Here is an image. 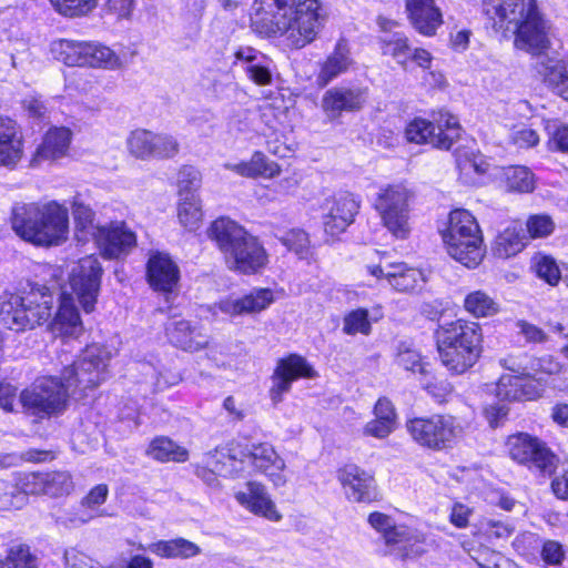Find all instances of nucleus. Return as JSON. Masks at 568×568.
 Returning a JSON list of instances; mask_svg holds the SVG:
<instances>
[{
  "instance_id": "obj_43",
  "label": "nucleus",
  "mask_w": 568,
  "mask_h": 568,
  "mask_svg": "<svg viewBox=\"0 0 568 568\" xmlns=\"http://www.w3.org/2000/svg\"><path fill=\"white\" fill-rule=\"evenodd\" d=\"M180 223L187 230H196L202 221L201 202L196 194L191 196H181L178 209Z\"/></svg>"
},
{
  "instance_id": "obj_60",
  "label": "nucleus",
  "mask_w": 568,
  "mask_h": 568,
  "mask_svg": "<svg viewBox=\"0 0 568 568\" xmlns=\"http://www.w3.org/2000/svg\"><path fill=\"white\" fill-rule=\"evenodd\" d=\"M72 210L77 227L80 231H89L91 233L95 232L98 226L93 225L94 213L90 206L83 204L82 202L74 201Z\"/></svg>"
},
{
  "instance_id": "obj_45",
  "label": "nucleus",
  "mask_w": 568,
  "mask_h": 568,
  "mask_svg": "<svg viewBox=\"0 0 568 568\" xmlns=\"http://www.w3.org/2000/svg\"><path fill=\"white\" fill-rule=\"evenodd\" d=\"M45 495L61 497L71 494L74 483L70 473L64 470L44 473Z\"/></svg>"
},
{
  "instance_id": "obj_57",
  "label": "nucleus",
  "mask_w": 568,
  "mask_h": 568,
  "mask_svg": "<svg viewBox=\"0 0 568 568\" xmlns=\"http://www.w3.org/2000/svg\"><path fill=\"white\" fill-rule=\"evenodd\" d=\"M535 270L539 278L552 286L557 285L561 277L557 263L550 256L536 257Z\"/></svg>"
},
{
  "instance_id": "obj_64",
  "label": "nucleus",
  "mask_w": 568,
  "mask_h": 568,
  "mask_svg": "<svg viewBox=\"0 0 568 568\" xmlns=\"http://www.w3.org/2000/svg\"><path fill=\"white\" fill-rule=\"evenodd\" d=\"M109 495V488L105 484H99L91 488L87 496L82 499L81 506L94 509L105 503Z\"/></svg>"
},
{
  "instance_id": "obj_23",
  "label": "nucleus",
  "mask_w": 568,
  "mask_h": 568,
  "mask_svg": "<svg viewBox=\"0 0 568 568\" xmlns=\"http://www.w3.org/2000/svg\"><path fill=\"white\" fill-rule=\"evenodd\" d=\"M274 302V294L270 288H254L239 298H224L214 304V308L230 315L239 316L260 313Z\"/></svg>"
},
{
  "instance_id": "obj_15",
  "label": "nucleus",
  "mask_w": 568,
  "mask_h": 568,
  "mask_svg": "<svg viewBox=\"0 0 568 568\" xmlns=\"http://www.w3.org/2000/svg\"><path fill=\"white\" fill-rule=\"evenodd\" d=\"M368 523L373 528L383 532L387 550L386 555L406 559L424 552L420 544L414 539L404 527H396L393 519L382 513H372Z\"/></svg>"
},
{
  "instance_id": "obj_18",
  "label": "nucleus",
  "mask_w": 568,
  "mask_h": 568,
  "mask_svg": "<svg viewBox=\"0 0 568 568\" xmlns=\"http://www.w3.org/2000/svg\"><path fill=\"white\" fill-rule=\"evenodd\" d=\"M316 374L307 361L296 354L277 362L276 368L272 375V387L270 388V398L273 404H278L283 395L288 393L292 383L301 377L312 378Z\"/></svg>"
},
{
  "instance_id": "obj_52",
  "label": "nucleus",
  "mask_w": 568,
  "mask_h": 568,
  "mask_svg": "<svg viewBox=\"0 0 568 568\" xmlns=\"http://www.w3.org/2000/svg\"><path fill=\"white\" fill-rule=\"evenodd\" d=\"M180 151L178 140L170 134L153 133L152 159H171Z\"/></svg>"
},
{
  "instance_id": "obj_59",
  "label": "nucleus",
  "mask_w": 568,
  "mask_h": 568,
  "mask_svg": "<svg viewBox=\"0 0 568 568\" xmlns=\"http://www.w3.org/2000/svg\"><path fill=\"white\" fill-rule=\"evenodd\" d=\"M529 363H530V354L528 353H518V354H509L499 359L500 366L505 369L516 373L515 376H529Z\"/></svg>"
},
{
  "instance_id": "obj_24",
  "label": "nucleus",
  "mask_w": 568,
  "mask_h": 568,
  "mask_svg": "<svg viewBox=\"0 0 568 568\" xmlns=\"http://www.w3.org/2000/svg\"><path fill=\"white\" fill-rule=\"evenodd\" d=\"M146 276L150 286L155 291L172 292L178 285L180 271L168 254L155 253L148 261Z\"/></svg>"
},
{
  "instance_id": "obj_31",
  "label": "nucleus",
  "mask_w": 568,
  "mask_h": 568,
  "mask_svg": "<svg viewBox=\"0 0 568 568\" xmlns=\"http://www.w3.org/2000/svg\"><path fill=\"white\" fill-rule=\"evenodd\" d=\"M377 22L384 31V34L381 37L383 54L390 55L398 64L407 69V62L412 53L408 38L403 32H392V29L396 27V22L385 18H378Z\"/></svg>"
},
{
  "instance_id": "obj_42",
  "label": "nucleus",
  "mask_w": 568,
  "mask_h": 568,
  "mask_svg": "<svg viewBox=\"0 0 568 568\" xmlns=\"http://www.w3.org/2000/svg\"><path fill=\"white\" fill-rule=\"evenodd\" d=\"M504 178L509 191L529 193L535 189L534 173L526 166H509L505 169Z\"/></svg>"
},
{
  "instance_id": "obj_3",
  "label": "nucleus",
  "mask_w": 568,
  "mask_h": 568,
  "mask_svg": "<svg viewBox=\"0 0 568 568\" xmlns=\"http://www.w3.org/2000/svg\"><path fill=\"white\" fill-rule=\"evenodd\" d=\"M11 222L20 237L37 245H59L69 232L68 209L55 201L17 204Z\"/></svg>"
},
{
  "instance_id": "obj_38",
  "label": "nucleus",
  "mask_w": 568,
  "mask_h": 568,
  "mask_svg": "<svg viewBox=\"0 0 568 568\" xmlns=\"http://www.w3.org/2000/svg\"><path fill=\"white\" fill-rule=\"evenodd\" d=\"M526 240L523 229L509 226L497 235L493 252L499 258H508L525 247Z\"/></svg>"
},
{
  "instance_id": "obj_47",
  "label": "nucleus",
  "mask_w": 568,
  "mask_h": 568,
  "mask_svg": "<svg viewBox=\"0 0 568 568\" xmlns=\"http://www.w3.org/2000/svg\"><path fill=\"white\" fill-rule=\"evenodd\" d=\"M129 152L138 159H152L153 132L149 130H134L130 133L128 141Z\"/></svg>"
},
{
  "instance_id": "obj_30",
  "label": "nucleus",
  "mask_w": 568,
  "mask_h": 568,
  "mask_svg": "<svg viewBox=\"0 0 568 568\" xmlns=\"http://www.w3.org/2000/svg\"><path fill=\"white\" fill-rule=\"evenodd\" d=\"M406 10L414 28L425 36L434 34L442 24V13L434 0H406Z\"/></svg>"
},
{
  "instance_id": "obj_16",
  "label": "nucleus",
  "mask_w": 568,
  "mask_h": 568,
  "mask_svg": "<svg viewBox=\"0 0 568 568\" xmlns=\"http://www.w3.org/2000/svg\"><path fill=\"white\" fill-rule=\"evenodd\" d=\"M324 232L331 236L343 233L359 210V202L348 192L326 197L322 204Z\"/></svg>"
},
{
  "instance_id": "obj_2",
  "label": "nucleus",
  "mask_w": 568,
  "mask_h": 568,
  "mask_svg": "<svg viewBox=\"0 0 568 568\" xmlns=\"http://www.w3.org/2000/svg\"><path fill=\"white\" fill-rule=\"evenodd\" d=\"M254 9L261 32L283 37L292 49L312 43L322 28L318 0H255Z\"/></svg>"
},
{
  "instance_id": "obj_61",
  "label": "nucleus",
  "mask_w": 568,
  "mask_h": 568,
  "mask_svg": "<svg viewBox=\"0 0 568 568\" xmlns=\"http://www.w3.org/2000/svg\"><path fill=\"white\" fill-rule=\"evenodd\" d=\"M248 163L251 171L254 172V176H273L278 173V166L274 162L268 161L262 152H255Z\"/></svg>"
},
{
  "instance_id": "obj_53",
  "label": "nucleus",
  "mask_w": 568,
  "mask_h": 568,
  "mask_svg": "<svg viewBox=\"0 0 568 568\" xmlns=\"http://www.w3.org/2000/svg\"><path fill=\"white\" fill-rule=\"evenodd\" d=\"M281 242L301 258H306L311 254L310 239L303 230L293 229L288 231L281 237Z\"/></svg>"
},
{
  "instance_id": "obj_26",
  "label": "nucleus",
  "mask_w": 568,
  "mask_h": 568,
  "mask_svg": "<svg viewBox=\"0 0 568 568\" xmlns=\"http://www.w3.org/2000/svg\"><path fill=\"white\" fill-rule=\"evenodd\" d=\"M170 342L184 351L196 352L207 346L209 335L199 325L185 320H173L165 326Z\"/></svg>"
},
{
  "instance_id": "obj_7",
  "label": "nucleus",
  "mask_w": 568,
  "mask_h": 568,
  "mask_svg": "<svg viewBox=\"0 0 568 568\" xmlns=\"http://www.w3.org/2000/svg\"><path fill=\"white\" fill-rule=\"evenodd\" d=\"M442 237L447 253L460 264L471 268L481 262L485 254L484 239L478 222L469 211H452Z\"/></svg>"
},
{
  "instance_id": "obj_37",
  "label": "nucleus",
  "mask_w": 568,
  "mask_h": 568,
  "mask_svg": "<svg viewBox=\"0 0 568 568\" xmlns=\"http://www.w3.org/2000/svg\"><path fill=\"white\" fill-rule=\"evenodd\" d=\"M88 41L58 39L51 42L53 58L69 67H83Z\"/></svg>"
},
{
  "instance_id": "obj_58",
  "label": "nucleus",
  "mask_w": 568,
  "mask_h": 568,
  "mask_svg": "<svg viewBox=\"0 0 568 568\" xmlns=\"http://www.w3.org/2000/svg\"><path fill=\"white\" fill-rule=\"evenodd\" d=\"M526 226L529 236L537 239L550 235L555 229V223L549 215L536 214L527 220Z\"/></svg>"
},
{
  "instance_id": "obj_9",
  "label": "nucleus",
  "mask_w": 568,
  "mask_h": 568,
  "mask_svg": "<svg viewBox=\"0 0 568 568\" xmlns=\"http://www.w3.org/2000/svg\"><path fill=\"white\" fill-rule=\"evenodd\" d=\"M406 429L415 443L435 452L453 448L464 433L455 416L444 414L409 419Z\"/></svg>"
},
{
  "instance_id": "obj_17",
  "label": "nucleus",
  "mask_w": 568,
  "mask_h": 568,
  "mask_svg": "<svg viewBox=\"0 0 568 568\" xmlns=\"http://www.w3.org/2000/svg\"><path fill=\"white\" fill-rule=\"evenodd\" d=\"M103 257L112 260L128 255L136 245V236L124 222H111L92 233Z\"/></svg>"
},
{
  "instance_id": "obj_40",
  "label": "nucleus",
  "mask_w": 568,
  "mask_h": 568,
  "mask_svg": "<svg viewBox=\"0 0 568 568\" xmlns=\"http://www.w3.org/2000/svg\"><path fill=\"white\" fill-rule=\"evenodd\" d=\"M83 67L114 70L121 67V60L109 47L88 41Z\"/></svg>"
},
{
  "instance_id": "obj_33",
  "label": "nucleus",
  "mask_w": 568,
  "mask_h": 568,
  "mask_svg": "<svg viewBox=\"0 0 568 568\" xmlns=\"http://www.w3.org/2000/svg\"><path fill=\"white\" fill-rule=\"evenodd\" d=\"M460 545L479 568H519L516 562L501 552L483 545L476 546L468 539L462 540Z\"/></svg>"
},
{
  "instance_id": "obj_36",
  "label": "nucleus",
  "mask_w": 568,
  "mask_h": 568,
  "mask_svg": "<svg viewBox=\"0 0 568 568\" xmlns=\"http://www.w3.org/2000/svg\"><path fill=\"white\" fill-rule=\"evenodd\" d=\"M146 549L162 558L189 559L201 552V548L196 544L182 537L170 540H159L149 545Z\"/></svg>"
},
{
  "instance_id": "obj_29",
  "label": "nucleus",
  "mask_w": 568,
  "mask_h": 568,
  "mask_svg": "<svg viewBox=\"0 0 568 568\" xmlns=\"http://www.w3.org/2000/svg\"><path fill=\"white\" fill-rule=\"evenodd\" d=\"M354 64L348 42L339 39L333 52L321 64L316 81L320 87H326L334 79L346 73Z\"/></svg>"
},
{
  "instance_id": "obj_1",
  "label": "nucleus",
  "mask_w": 568,
  "mask_h": 568,
  "mask_svg": "<svg viewBox=\"0 0 568 568\" xmlns=\"http://www.w3.org/2000/svg\"><path fill=\"white\" fill-rule=\"evenodd\" d=\"M483 13L498 30L515 34V47L537 57L536 70L554 92L568 101V63L545 51L550 45L548 24L535 0H481Z\"/></svg>"
},
{
  "instance_id": "obj_19",
  "label": "nucleus",
  "mask_w": 568,
  "mask_h": 568,
  "mask_svg": "<svg viewBox=\"0 0 568 568\" xmlns=\"http://www.w3.org/2000/svg\"><path fill=\"white\" fill-rule=\"evenodd\" d=\"M368 99V89L364 87L337 85L328 89L322 98V109L325 115L334 121L343 112H357L363 109Z\"/></svg>"
},
{
  "instance_id": "obj_34",
  "label": "nucleus",
  "mask_w": 568,
  "mask_h": 568,
  "mask_svg": "<svg viewBox=\"0 0 568 568\" xmlns=\"http://www.w3.org/2000/svg\"><path fill=\"white\" fill-rule=\"evenodd\" d=\"M205 463L210 469L206 467L197 468L196 475L210 486H213L217 481L216 475L234 476L237 471L234 462L227 460V446L209 453Z\"/></svg>"
},
{
  "instance_id": "obj_8",
  "label": "nucleus",
  "mask_w": 568,
  "mask_h": 568,
  "mask_svg": "<svg viewBox=\"0 0 568 568\" xmlns=\"http://www.w3.org/2000/svg\"><path fill=\"white\" fill-rule=\"evenodd\" d=\"M110 352L101 345H89L78 361L64 368L62 377L71 395L82 398L88 389L100 385L108 376Z\"/></svg>"
},
{
  "instance_id": "obj_22",
  "label": "nucleus",
  "mask_w": 568,
  "mask_h": 568,
  "mask_svg": "<svg viewBox=\"0 0 568 568\" xmlns=\"http://www.w3.org/2000/svg\"><path fill=\"white\" fill-rule=\"evenodd\" d=\"M544 388L539 382L529 376L504 374L496 385V396L500 400L523 402L541 397Z\"/></svg>"
},
{
  "instance_id": "obj_62",
  "label": "nucleus",
  "mask_w": 568,
  "mask_h": 568,
  "mask_svg": "<svg viewBox=\"0 0 568 568\" xmlns=\"http://www.w3.org/2000/svg\"><path fill=\"white\" fill-rule=\"evenodd\" d=\"M26 495H45L44 473H29L21 479Z\"/></svg>"
},
{
  "instance_id": "obj_51",
  "label": "nucleus",
  "mask_w": 568,
  "mask_h": 568,
  "mask_svg": "<svg viewBox=\"0 0 568 568\" xmlns=\"http://www.w3.org/2000/svg\"><path fill=\"white\" fill-rule=\"evenodd\" d=\"M433 122L436 129V135H438V138L449 139L447 140L449 150L459 138L460 126L457 118L449 112H439L437 116H434Z\"/></svg>"
},
{
  "instance_id": "obj_55",
  "label": "nucleus",
  "mask_w": 568,
  "mask_h": 568,
  "mask_svg": "<svg viewBox=\"0 0 568 568\" xmlns=\"http://www.w3.org/2000/svg\"><path fill=\"white\" fill-rule=\"evenodd\" d=\"M561 364L550 355L535 357L530 355L529 377L538 382L540 374L555 375L560 373Z\"/></svg>"
},
{
  "instance_id": "obj_20",
  "label": "nucleus",
  "mask_w": 568,
  "mask_h": 568,
  "mask_svg": "<svg viewBox=\"0 0 568 568\" xmlns=\"http://www.w3.org/2000/svg\"><path fill=\"white\" fill-rule=\"evenodd\" d=\"M337 478L349 501L371 503L377 499L374 477L354 464L345 465L338 469Z\"/></svg>"
},
{
  "instance_id": "obj_49",
  "label": "nucleus",
  "mask_w": 568,
  "mask_h": 568,
  "mask_svg": "<svg viewBox=\"0 0 568 568\" xmlns=\"http://www.w3.org/2000/svg\"><path fill=\"white\" fill-rule=\"evenodd\" d=\"M51 4L60 14L78 18L92 12L98 6V0H51Z\"/></svg>"
},
{
  "instance_id": "obj_56",
  "label": "nucleus",
  "mask_w": 568,
  "mask_h": 568,
  "mask_svg": "<svg viewBox=\"0 0 568 568\" xmlns=\"http://www.w3.org/2000/svg\"><path fill=\"white\" fill-rule=\"evenodd\" d=\"M515 527L506 521L495 519H483L478 527V534L487 539H506L513 535Z\"/></svg>"
},
{
  "instance_id": "obj_54",
  "label": "nucleus",
  "mask_w": 568,
  "mask_h": 568,
  "mask_svg": "<svg viewBox=\"0 0 568 568\" xmlns=\"http://www.w3.org/2000/svg\"><path fill=\"white\" fill-rule=\"evenodd\" d=\"M201 185V173L191 165H184L178 174V186L181 196H191Z\"/></svg>"
},
{
  "instance_id": "obj_6",
  "label": "nucleus",
  "mask_w": 568,
  "mask_h": 568,
  "mask_svg": "<svg viewBox=\"0 0 568 568\" xmlns=\"http://www.w3.org/2000/svg\"><path fill=\"white\" fill-rule=\"evenodd\" d=\"M53 297L45 286L34 285L19 293L0 296V322L12 331L32 329L51 316Z\"/></svg>"
},
{
  "instance_id": "obj_39",
  "label": "nucleus",
  "mask_w": 568,
  "mask_h": 568,
  "mask_svg": "<svg viewBox=\"0 0 568 568\" xmlns=\"http://www.w3.org/2000/svg\"><path fill=\"white\" fill-rule=\"evenodd\" d=\"M146 454L159 462H185L189 457V452L174 443L169 437H156L154 438L146 450Z\"/></svg>"
},
{
  "instance_id": "obj_44",
  "label": "nucleus",
  "mask_w": 568,
  "mask_h": 568,
  "mask_svg": "<svg viewBox=\"0 0 568 568\" xmlns=\"http://www.w3.org/2000/svg\"><path fill=\"white\" fill-rule=\"evenodd\" d=\"M455 158L458 170L466 176L471 172L483 175L488 171L489 163L485 156L471 150L459 148L455 151Z\"/></svg>"
},
{
  "instance_id": "obj_35",
  "label": "nucleus",
  "mask_w": 568,
  "mask_h": 568,
  "mask_svg": "<svg viewBox=\"0 0 568 568\" xmlns=\"http://www.w3.org/2000/svg\"><path fill=\"white\" fill-rule=\"evenodd\" d=\"M405 138L416 144H430L436 149L448 150V138H438L434 122L416 118L405 129Z\"/></svg>"
},
{
  "instance_id": "obj_21",
  "label": "nucleus",
  "mask_w": 568,
  "mask_h": 568,
  "mask_svg": "<svg viewBox=\"0 0 568 568\" xmlns=\"http://www.w3.org/2000/svg\"><path fill=\"white\" fill-rule=\"evenodd\" d=\"M366 270L377 280L386 278L394 290L403 293L420 290L426 281L420 270L409 267L404 263L389 264L387 267L367 265Z\"/></svg>"
},
{
  "instance_id": "obj_46",
  "label": "nucleus",
  "mask_w": 568,
  "mask_h": 568,
  "mask_svg": "<svg viewBox=\"0 0 568 568\" xmlns=\"http://www.w3.org/2000/svg\"><path fill=\"white\" fill-rule=\"evenodd\" d=\"M0 568H38V560L28 545L18 544L9 548L6 560H0Z\"/></svg>"
},
{
  "instance_id": "obj_41",
  "label": "nucleus",
  "mask_w": 568,
  "mask_h": 568,
  "mask_svg": "<svg viewBox=\"0 0 568 568\" xmlns=\"http://www.w3.org/2000/svg\"><path fill=\"white\" fill-rule=\"evenodd\" d=\"M465 310L475 317H486L498 312V304L484 291H474L464 300Z\"/></svg>"
},
{
  "instance_id": "obj_25",
  "label": "nucleus",
  "mask_w": 568,
  "mask_h": 568,
  "mask_svg": "<svg viewBox=\"0 0 568 568\" xmlns=\"http://www.w3.org/2000/svg\"><path fill=\"white\" fill-rule=\"evenodd\" d=\"M235 499L240 505L257 516L265 517L272 521H278L282 518L264 485L261 483L247 481L245 490L235 493Z\"/></svg>"
},
{
  "instance_id": "obj_12",
  "label": "nucleus",
  "mask_w": 568,
  "mask_h": 568,
  "mask_svg": "<svg viewBox=\"0 0 568 568\" xmlns=\"http://www.w3.org/2000/svg\"><path fill=\"white\" fill-rule=\"evenodd\" d=\"M227 460H245L257 471L264 474L275 487L286 484L283 470L286 467L285 460L276 453L270 443H252L244 446L240 443L227 445Z\"/></svg>"
},
{
  "instance_id": "obj_27",
  "label": "nucleus",
  "mask_w": 568,
  "mask_h": 568,
  "mask_svg": "<svg viewBox=\"0 0 568 568\" xmlns=\"http://www.w3.org/2000/svg\"><path fill=\"white\" fill-rule=\"evenodd\" d=\"M72 132L67 128H53L47 132L42 143L37 148L30 165L40 166L43 162H52L63 158L70 146Z\"/></svg>"
},
{
  "instance_id": "obj_32",
  "label": "nucleus",
  "mask_w": 568,
  "mask_h": 568,
  "mask_svg": "<svg viewBox=\"0 0 568 568\" xmlns=\"http://www.w3.org/2000/svg\"><path fill=\"white\" fill-rule=\"evenodd\" d=\"M50 329L55 335L69 337H78L82 333L83 324L71 297L63 295Z\"/></svg>"
},
{
  "instance_id": "obj_63",
  "label": "nucleus",
  "mask_w": 568,
  "mask_h": 568,
  "mask_svg": "<svg viewBox=\"0 0 568 568\" xmlns=\"http://www.w3.org/2000/svg\"><path fill=\"white\" fill-rule=\"evenodd\" d=\"M511 142L518 148H531L538 144L539 135L531 128H520L510 134Z\"/></svg>"
},
{
  "instance_id": "obj_10",
  "label": "nucleus",
  "mask_w": 568,
  "mask_h": 568,
  "mask_svg": "<svg viewBox=\"0 0 568 568\" xmlns=\"http://www.w3.org/2000/svg\"><path fill=\"white\" fill-rule=\"evenodd\" d=\"M413 193L403 184L387 185L375 200L382 224L397 240H406L412 231L409 202Z\"/></svg>"
},
{
  "instance_id": "obj_11",
  "label": "nucleus",
  "mask_w": 568,
  "mask_h": 568,
  "mask_svg": "<svg viewBox=\"0 0 568 568\" xmlns=\"http://www.w3.org/2000/svg\"><path fill=\"white\" fill-rule=\"evenodd\" d=\"M69 396L72 395L63 379L44 376L21 392L20 402L28 414L44 418L62 412Z\"/></svg>"
},
{
  "instance_id": "obj_4",
  "label": "nucleus",
  "mask_w": 568,
  "mask_h": 568,
  "mask_svg": "<svg viewBox=\"0 0 568 568\" xmlns=\"http://www.w3.org/2000/svg\"><path fill=\"white\" fill-rule=\"evenodd\" d=\"M230 270L255 274L267 263L268 256L260 241L236 222L220 217L207 230Z\"/></svg>"
},
{
  "instance_id": "obj_13",
  "label": "nucleus",
  "mask_w": 568,
  "mask_h": 568,
  "mask_svg": "<svg viewBox=\"0 0 568 568\" xmlns=\"http://www.w3.org/2000/svg\"><path fill=\"white\" fill-rule=\"evenodd\" d=\"M506 446L509 457L514 462L540 474L554 473L557 457L538 437L527 433H517L508 437Z\"/></svg>"
},
{
  "instance_id": "obj_14",
  "label": "nucleus",
  "mask_w": 568,
  "mask_h": 568,
  "mask_svg": "<svg viewBox=\"0 0 568 568\" xmlns=\"http://www.w3.org/2000/svg\"><path fill=\"white\" fill-rule=\"evenodd\" d=\"M102 272L98 258L90 255L81 258L70 273L69 283L72 293L87 313L94 310L100 292Z\"/></svg>"
},
{
  "instance_id": "obj_50",
  "label": "nucleus",
  "mask_w": 568,
  "mask_h": 568,
  "mask_svg": "<svg viewBox=\"0 0 568 568\" xmlns=\"http://www.w3.org/2000/svg\"><path fill=\"white\" fill-rule=\"evenodd\" d=\"M396 364L405 371L419 374L427 373L419 352L405 343L399 344L397 347Z\"/></svg>"
},
{
  "instance_id": "obj_5",
  "label": "nucleus",
  "mask_w": 568,
  "mask_h": 568,
  "mask_svg": "<svg viewBox=\"0 0 568 568\" xmlns=\"http://www.w3.org/2000/svg\"><path fill=\"white\" fill-rule=\"evenodd\" d=\"M436 345L443 365L455 374H463L475 365L481 352V329L476 322L456 320L440 325Z\"/></svg>"
},
{
  "instance_id": "obj_28",
  "label": "nucleus",
  "mask_w": 568,
  "mask_h": 568,
  "mask_svg": "<svg viewBox=\"0 0 568 568\" xmlns=\"http://www.w3.org/2000/svg\"><path fill=\"white\" fill-rule=\"evenodd\" d=\"M23 155V140L16 121L0 116V166L13 169Z\"/></svg>"
},
{
  "instance_id": "obj_48",
  "label": "nucleus",
  "mask_w": 568,
  "mask_h": 568,
  "mask_svg": "<svg viewBox=\"0 0 568 568\" xmlns=\"http://www.w3.org/2000/svg\"><path fill=\"white\" fill-rule=\"evenodd\" d=\"M343 332L352 336L356 334L369 335L372 332L369 312L362 307L348 312L343 318Z\"/></svg>"
}]
</instances>
